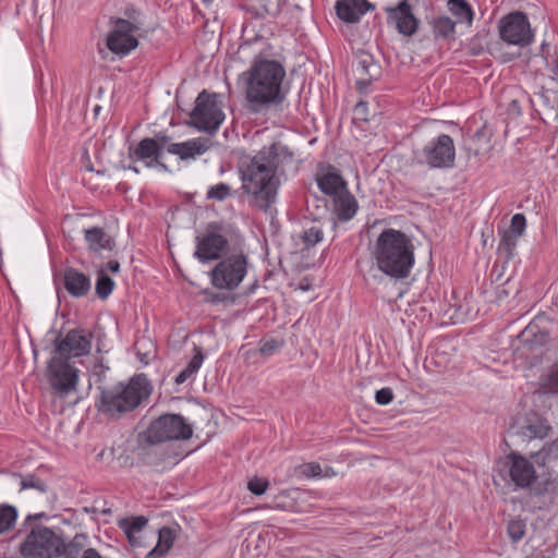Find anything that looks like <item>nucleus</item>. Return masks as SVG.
I'll use <instances>...</instances> for the list:
<instances>
[{"label": "nucleus", "instance_id": "1", "mask_svg": "<svg viewBox=\"0 0 558 558\" xmlns=\"http://www.w3.org/2000/svg\"><path fill=\"white\" fill-rule=\"evenodd\" d=\"M291 158L284 146L272 144L260 149L247 162H242V189L252 197L255 207L267 211L275 204L280 186V168Z\"/></svg>", "mask_w": 558, "mask_h": 558}, {"label": "nucleus", "instance_id": "2", "mask_svg": "<svg viewBox=\"0 0 558 558\" xmlns=\"http://www.w3.org/2000/svg\"><path fill=\"white\" fill-rule=\"evenodd\" d=\"M286 70L275 60H254L251 68L241 77L245 84V97L248 109L260 112L270 105L283 100L281 92Z\"/></svg>", "mask_w": 558, "mask_h": 558}, {"label": "nucleus", "instance_id": "3", "mask_svg": "<svg viewBox=\"0 0 558 558\" xmlns=\"http://www.w3.org/2000/svg\"><path fill=\"white\" fill-rule=\"evenodd\" d=\"M372 254L377 268L395 279L407 278L414 265V245L399 230L385 229L376 239Z\"/></svg>", "mask_w": 558, "mask_h": 558}, {"label": "nucleus", "instance_id": "4", "mask_svg": "<svg viewBox=\"0 0 558 558\" xmlns=\"http://www.w3.org/2000/svg\"><path fill=\"white\" fill-rule=\"evenodd\" d=\"M186 421H150L148 427L136 435L135 454L146 464H158L163 454L158 453V446L162 442L179 439H189L192 427Z\"/></svg>", "mask_w": 558, "mask_h": 558}, {"label": "nucleus", "instance_id": "5", "mask_svg": "<svg viewBox=\"0 0 558 558\" xmlns=\"http://www.w3.org/2000/svg\"><path fill=\"white\" fill-rule=\"evenodd\" d=\"M100 389L101 410L105 414L128 413L146 400L153 390L145 374L134 375L126 384L120 383L113 389Z\"/></svg>", "mask_w": 558, "mask_h": 558}, {"label": "nucleus", "instance_id": "6", "mask_svg": "<svg viewBox=\"0 0 558 558\" xmlns=\"http://www.w3.org/2000/svg\"><path fill=\"white\" fill-rule=\"evenodd\" d=\"M62 537L47 526H35L20 545L25 558H60Z\"/></svg>", "mask_w": 558, "mask_h": 558}, {"label": "nucleus", "instance_id": "7", "mask_svg": "<svg viewBox=\"0 0 558 558\" xmlns=\"http://www.w3.org/2000/svg\"><path fill=\"white\" fill-rule=\"evenodd\" d=\"M190 118L191 124L197 130L210 134L215 133L225 120V113L217 100V95L203 90L196 98Z\"/></svg>", "mask_w": 558, "mask_h": 558}, {"label": "nucleus", "instance_id": "8", "mask_svg": "<svg viewBox=\"0 0 558 558\" xmlns=\"http://www.w3.org/2000/svg\"><path fill=\"white\" fill-rule=\"evenodd\" d=\"M415 159L429 168H451L456 160V146L448 134H440L415 151Z\"/></svg>", "mask_w": 558, "mask_h": 558}, {"label": "nucleus", "instance_id": "9", "mask_svg": "<svg viewBox=\"0 0 558 558\" xmlns=\"http://www.w3.org/2000/svg\"><path fill=\"white\" fill-rule=\"evenodd\" d=\"M247 272V258L243 254L221 259L210 271L211 284L221 290H234Z\"/></svg>", "mask_w": 558, "mask_h": 558}, {"label": "nucleus", "instance_id": "10", "mask_svg": "<svg viewBox=\"0 0 558 558\" xmlns=\"http://www.w3.org/2000/svg\"><path fill=\"white\" fill-rule=\"evenodd\" d=\"M537 477L535 466L527 458L514 451L506 456L502 478L513 484L514 490L529 489L531 495Z\"/></svg>", "mask_w": 558, "mask_h": 558}, {"label": "nucleus", "instance_id": "11", "mask_svg": "<svg viewBox=\"0 0 558 558\" xmlns=\"http://www.w3.org/2000/svg\"><path fill=\"white\" fill-rule=\"evenodd\" d=\"M500 38L517 46H527L534 38L526 14L520 11L511 12L501 17L498 24Z\"/></svg>", "mask_w": 558, "mask_h": 558}, {"label": "nucleus", "instance_id": "12", "mask_svg": "<svg viewBox=\"0 0 558 558\" xmlns=\"http://www.w3.org/2000/svg\"><path fill=\"white\" fill-rule=\"evenodd\" d=\"M110 23L113 28L107 36L108 49L120 56H126L138 46V40L134 33L140 29V26L129 20L111 19Z\"/></svg>", "mask_w": 558, "mask_h": 558}, {"label": "nucleus", "instance_id": "13", "mask_svg": "<svg viewBox=\"0 0 558 558\" xmlns=\"http://www.w3.org/2000/svg\"><path fill=\"white\" fill-rule=\"evenodd\" d=\"M93 338L89 330L71 329L63 338L56 340V352L64 360L87 355L92 350Z\"/></svg>", "mask_w": 558, "mask_h": 558}, {"label": "nucleus", "instance_id": "14", "mask_svg": "<svg viewBox=\"0 0 558 558\" xmlns=\"http://www.w3.org/2000/svg\"><path fill=\"white\" fill-rule=\"evenodd\" d=\"M48 378L57 392L69 393L77 384V371L64 359L54 356L48 364Z\"/></svg>", "mask_w": 558, "mask_h": 558}, {"label": "nucleus", "instance_id": "15", "mask_svg": "<svg viewBox=\"0 0 558 558\" xmlns=\"http://www.w3.org/2000/svg\"><path fill=\"white\" fill-rule=\"evenodd\" d=\"M228 246V240L219 233L207 232L196 236V250L194 256L201 262L218 259Z\"/></svg>", "mask_w": 558, "mask_h": 558}, {"label": "nucleus", "instance_id": "16", "mask_svg": "<svg viewBox=\"0 0 558 558\" xmlns=\"http://www.w3.org/2000/svg\"><path fill=\"white\" fill-rule=\"evenodd\" d=\"M388 22L393 24L400 34L411 36L417 29V20L411 12L407 0L398 1L396 7H385Z\"/></svg>", "mask_w": 558, "mask_h": 558}, {"label": "nucleus", "instance_id": "17", "mask_svg": "<svg viewBox=\"0 0 558 558\" xmlns=\"http://www.w3.org/2000/svg\"><path fill=\"white\" fill-rule=\"evenodd\" d=\"M379 65L374 57L366 51H359L355 56V72L360 75L356 80V87L360 92H364L379 75Z\"/></svg>", "mask_w": 558, "mask_h": 558}, {"label": "nucleus", "instance_id": "18", "mask_svg": "<svg viewBox=\"0 0 558 558\" xmlns=\"http://www.w3.org/2000/svg\"><path fill=\"white\" fill-rule=\"evenodd\" d=\"M335 9L343 22L356 23L373 5L367 0H338Z\"/></svg>", "mask_w": 558, "mask_h": 558}, {"label": "nucleus", "instance_id": "19", "mask_svg": "<svg viewBox=\"0 0 558 558\" xmlns=\"http://www.w3.org/2000/svg\"><path fill=\"white\" fill-rule=\"evenodd\" d=\"M316 181L319 190L332 198L348 190L347 182L335 167H329L317 174Z\"/></svg>", "mask_w": 558, "mask_h": 558}, {"label": "nucleus", "instance_id": "20", "mask_svg": "<svg viewBox=\"0 0 558 558\" xmlns=\"http://www.w3.org/2000/svg\"><path fill=\"white\" fill-rule=\"evenodd\" d=\"M63 280L66 291L75 298L86 295L90 289L89 278L75 268H66L64 270Z\"/></svg>", "mask_w": 558, "mask_h": 558}, {"label": "nucleus", "instance_id": "21", "mask_svg": "<svg viewBox=\"0 0 558 558\" xmlns=\"http://www.w3.org/2000/svg\"><path fill=\"white\" fill-rule=\"evenodd\" d=\"M333 213L337 218L341 221H348L352 219L359 208L355 197L349 192V190L332 198Z\"/></svg>", "mask_w": 558, "mask_h": 558}, {"label": "nucleus", "instance_id": "22", "mask_svg": "<svg viewBox=\"0 0 558 558\" xmlns=\"http://www.w3.org/2000/svg\"><path fill=\"white\" fill-rule=\"evenodd\" d=\"M208 148L209 140L198 137L171 146L170 154L178 155L183 160L193 159L204 154Z\"/></svg>", "mask_w": 558, "mask_h": 558}, {"label": "nucleus", "instance_id": "23", "mask_svg": "<svg viewBox=\"0 0 558 558\" xmlns=\"http://www.w3.org/2000/svg\"><path fill=\"white\" fill-rule=\"evenodd\" d=\"M148 523L147 518L143 515L124 518L120 520L119 527L123 530L125 533L129 543L132 546H141L142 545V532L143 529Z\"/></svg>", "mask_w": 558, "mask_h": 558}, {"label": "nucleus", "instance_id": "24", "mask_svg": "<svg viewBox=\"0 0 558 558\" xmlns=\"http://www.w3.org/2000/svg\"><path fill=\"white\" fill-rule=\"evenodd\" d=\"M549 46L548 45H542V54L541 56H534L531 58L527 62V68L531 71L541 72V64H545L548 71V76L555 81L558 80V56L548 54Z\"/></svg>", "mask_w": 558, "mask_h": 558}, {"label": "nucleus", "instance_id": "25", "mask_svg": "<svg viewBox=\"0 0 558 558\" xmlns=\"http://www.w3.org/2000/svg\"><path fill=\"white\" fill-rule=\"evenodd\" d=\"M547 395H558V362L549 366L538 378L535 397L543 400Z\"/></svg>", "mask_w": 558, "mask_h": 558}, {"label": "nucleus", "instance_id": "26", "mask_svg": "<svg viewBox=\"0 0 558 558\" xmlns=\"http://www.w3.org/2000/svg\"><path fill=\"white\" fill-rule=\"evenodd\" d=\"M177 538L175 530L163 526L158 531V542L156 546L148 551L146 558H162L172 548Z\"/></svg>", "mask_w": 558, "mask_h": 558}, {"label": "nucleus", "instance_id": "27", "mask_svg": "<svg viewBox=\"0 0 558 558\" xmlns=\"http://www.w3.org/2000/svg\"><path fill=\"white\" fill-rule=\"evenodd\" d=\"M542 119L558 125V90H544L541 94Z\"/></svg>", "mask_w": 558, "mask_h": 558}, {"label": "nucleus", "instance_id": "28", "mask_svg": "<svg viewBox=\"0 0 558 558\" xmlns=\"http://www.w3.org/2000/svg\"><path fill=\"white\" fill-rule=\"evenodd\" d=\"M85 240L92 251L98 252L100 250L111 251L114 246L113 239L108 235L104 229L94 227L85 230Z\"/></svg>", "mask_w": 558, "mask_h": 558}, {"label": "nucleus", "instance_id": "29", "mask_svg": "<svg viewBox=\"0 0 558 558\" xmlns=\"http://www.w3.org/2000/svg\"><path fill=\"white\" fill-rule=\"evenodd\" d=\"M87 539L85 534H76L69 543L62 539L60 558H82L84 550L87 549Z\"/></svg>", "mask_w": 558, "mask_h": 558}, {"label": "nucleus", "instance_id": "30", "mask_svg": "<svg viewBox=\"0 0 558 558\" xmlns=\"http://www.w3.org/2000/svg\"><path fill=\"white\" fill-rule=\"evenodd\" d=\"M531 496L548 498V507L554 506L558 498V476L548 477L541 483H537L532 489Z\"/></svg>", "mask_w": 558, "mask_h": 558}, {"label": "nucleus", "instance_id": "31", "mask_svg": "<svg viewBox=\"0 0 558 558\" xmlns=\"http://www.w3.org/2000/svg\"><path fill=\"white\" fill-rule=\"evenodd\" d=\"M448 9L457 17V22L471 25L473 11L465 0H449Z\"/></svg>", "mask_w": 558, "mask_h": 558}, {"label": "nucleus", "instance_id": "32", "mask_svg": "<svg viewBox=\"0 0 558 558\" xmlns=\"http://www.w3.org/2000/svg\"><path fill=\"white\" fill-rule=\"evenodd\" d=\"M134 155L137 159H153L155 162L160 163V154L157 150L156 143L150 137L143 138L136 146Z\"/></svg>", "mask_w": 558, "mask_h": 558}, {"label": "nucleus", "instance_id": "33", "mask_svg": "<svg viewBox=\"0 0 558 558\" xmlns=\"http://www.w3.org/2000/svg\"><path fill=\"white\" fill-rule=\"evenodd\" d=\"M432 27L436 37L448 38L454 34L456 22L442 15L432 21Z\"/></svg>", "mask_w": 558, "mask_h": 558}, {"label": "nucleus", "instance_id": "34", "mask_svg": "<svg viewBox=\"0 0 558 558\" xmlns=\"http://www.w3.org/2000/svg\"><path fill=\"white\" fill-rule=\"evenodd\" d=\"M203 360H204V355H203L202 351L199 349H196L195 355L189 362L186 367L184 369H182L175 377V383L178 385L183 384L189 378H191L193 375H195L197 373V371L201 368Z\"/></svg>", "mask_w": 558, "mask_h": 558}, {"label": "nucleus", "instance_id": "35", "mask_svg": "<svg viewBox=\"0 0 558 558\" xmlns=\"http://www.w3.org/2000/svg\"><path fill=\"white\" fill-rule=\"evenodd\" d=\"M203 360H204V355H203L202 351L199 349H196L195 355L189 362L186 367L184 369H182L175 377V383L178 385L183 384L189 378H191L193 375H195L197 373V371L201 368Z\"/></svg>", "mask_w": 558, "mask_h": 558}, {"label": "nucleus", "instance_id": "36", "mask_svg": "<svg viewBox=\"0 0 558 558\" xmlns=\"http://www.w3.org/2000/svg\"><path fill=\"white\" fill-rule=\"evenodd\" d=\"M520 341L524 343L543 344L548 340L546 332L538 331V327L534 324H530L519 336Z\"/></svg>", "mask_w": 558, "mask_h": 558}, {"label": "nucleus", "instance_id": "37", "mask_svg": "<svg viewBox=\"0 0 558 558\" xmlns=\"http://www.w3.org/2000/svg\"><path fill=\"white\" fill-rule=\"evenodd\" d=\"M17 519V510L11 505H0V534L11 530Z\"/></svg>", "mask_w": 558, "mask_h": 558}, {"label": "nucleus", "instance_id": "38", "mask_svg": "<svg viewBox=\"0 0 558 558\" xmlns=\"http://www.w3.org/2000/svg\"><path fill=\"white\" fill-rule=\"evenodd\" d=\"M546 421H532L529 425L522 427V435L529 439H543L548 435L550 426L545 424Z\"/></svg>", "mask_w": 558, "mask_h": 558}, {"label": "nucleus", "instance_id": "39", "mask_svg": "<svg viewBox=\"0 0 558 558\" xmlns=\"http://www.w3.org/2000/svg\"><path fill=\"white\" fill-rule=\"evenodd\" d=\"M519 239L520 236L509 233L505 230L499 241L498 252L505 255L507 259L512 258L514 256Z\"/></svg>", "mask_w": 558, "mask_h": 558}, {"label": "nucleus", "instance_id": "40", "mask_svg": "<svg viewBox=\"0 0 558 558\" xmlns=\"http://www.w3.org/2000/svg\"><path fill=\"white\" fill-rule=\"evenodd\" d=\"M114 287L113 280L107 275L105 269L98 271L95 291L98 298L106 300L112 292Z\"/></svg>", "mask_w": 558, "mask_h": 558}, {"label": "nucleus", "instance_id": "41", "mask_svg": "<svg viewBox=\"0 0 558 558\" xmlns=\"http://www.w3.org/2000/svg\"><path fill=\"white\" fill-rule=\"evenodd\" d=\"M526 533V523L522 519H512L507 525V534L512 543H519Z\"/></svg>", "mask_w": 558, "mask_h": 558}, {"label": "nucleus", "instance_id": "42", "mask_svg": "<svg viewBox=\"0 0 558 558\" xmlns=\"http://www.w3.org/2000/svg\"><path fill=\"white\" fill-rule=\"evenodd\" d=\"M269 0H243L241 8L251 13L253 17H263L268 12Z\"/></svg>", "mask_w": 558, "mask_h": 558}, {"label": "nucleus", "instance_id": "43", "mask_svg": "<svg viewBox=\"0 0 558 558\" xmlns=\"http://www.w3.org/2000/svg\"><path fill=\"white\" fill-rule=\"evenodd\" d=\"M300 473L306 477H323L335 475V472L331 468H326L325 472H323L320 464L317 462H308L300 465Z\"/></svg>", "mask_w": 558, "mask_h": 558}, {"label": "nucleus", "instance_id": "44", "mask_svg": "<svg viewBox=\"0 0 558 558\" xmlns=\"http://www.w3.org/2000/svg\"><path fill=\"white\" fill-rule=\"evenodd\" d=\"M526 228V219L523 214H515L511 218L510 228L506 230L509 233L521 236Z\"/></svg>", "mask_w": 558, "mask_h": 558}, {"label": "nucleus", "instance_id": "45", "mask_svg": "<svg viewBox=\"0 0 558 558\" xmlns=\"http://www.w3.org/2000/svg\"><path fill=\"white\" fill-rule=\"evenodd\" d=\"M230 196V186L226 183H219L211 186L207 192V198L223 201Z\"/></svg>", "mask_w": 558, "mask_h": 558}, {"label": "nucleus", "instance_id": "46", "mask_svg": "<svg viewBox=\"0 0 558 558\" xmlns=\"http://www.w3.org/2000/svg\"><path fill=\"white\" fill-rule=\"evenodd\" d=\"M323 231L317 227H312L304 232L303 241L307 246H314L323 240Z\"/></svg>", "mask_w": 558, "mask_h": 558}, {"label": "nucleus", "instance_id": "47", "mask_svg": "<svg viewBox=\"0 0 558 558\" xmlns=\"http://www.w3.org/2000/svg\"><path fill=\"white\" fill-rule=\"evenodd\" d=\"M268 485L269 483L267 480L254 477L251 481H248L247 488L252 494L260 496L266 492Z\"/></svg>", "mask_w": 558, "mask_h": 558}, {"label": "nucleus", "instance_id": "48", "mask_svg": "<svg viewBox=\"0 0 558 558\" xmlns=\"http://www.w3.org/2000/svg\"><path fill=\"white\" fill-rule=\"evenodd\" d=\"M153 141L156 143L157 150L160 155L163 150L170 153L171 146L178 145V143H171V138L163 133L156 134Z\"/></svg>", "mask_w": 558, "mask_h": 558}, {"label": "nucleus", "instance_id": "49", "mask_svg": "<svg viewBox=\"0 0 558 558\" xmlns=\"http://www.w3.org/2000/svg\"><path fill=\"white\" fill-rule=\"evenodd\" d=\"M109 367L104 365L101 362H98L94 365L92 369V377L94 378L96 384L102 385L107 380V372Z\"/></svg>", "mask_w": 558, "mask_h": 558}, {"label": "nucleus", "instance_id": "50", "mask_svg": "<svg viewBox=\"0 0 558 558\" xmlns=\"http://www.w3.org/2000/svg\"><path fill=\"white\" fill-rule=\"evenodd\" d=\"M21 488H36L40 492H46V485L40 480L36 478L34 475H29L21 481Z\"/></svg>", "mask_w": 558, "mask_h": 558}, {"label": "nucleus", "instance_id": "51", "mask_svg": "<svg viewBox=\"0 0 558 558\" xmlns=\"http://www.w3.org/2000/svg\"><path fill=\"white\" fill-rule=\"evenodd\" d=\"M375 400L380 405H386L393 400V391L389 387L381 388L376 391Z\"/></svg>", "mask_w": 558, "mask_h": 558}, {"label": "nucleus", "instance_id": "52", "mask_svg": "<svg viewBox=\"0 0 558 558\" xmlns=\"http://www.w3.org/2000/svg\"><path fill=\"white\" fill-rule=\"evenodd\" d=\"M279 348V342L275 339L266 340L260 343L259 352L264 356H270Z\"/></svg>", "mask_w": 558, "mask_h": 558}, {"label": "nucleus", "instance_id": "53", "mask_svg": "<svg viewBox=\"0 0 558 558\" xmlns=\"http://www.w3.org/2000/svg\"><path fill=\"white\" fill-rule=\"evenodd\" d=\"M355 114L364 121H367V105L366 102L360 101L354 108Z\"/></svg>", "mask_w": 558, "mask_h": 558}, {"label": "nucleus", "instance_id": "54", "mask_svg": "<svg viewBox=\"0 0 558 558\" xmlns=\"http://www.w3.org/2000/svg\"><path fill=\"white\" fill-rule=\"evenodd\" d=\"M66 423H72V421H59L58 426L56 428L58 436L61 437L62 440H66V435H65V429L68 427Z\"/></svg>", "mask_w": 558, "mask_h": 558}, {"label": "nucleus", "instance_id": "55", "mask_svg": "<svg viewBox=\"0 0 558 558\" xmlns=\"http://www.w3.org/2000/svg\"><path fill=\"white\" fill-rule=\"evenodd\" d=\"M104 269L116 274L120 270V264L118 260H110L107 263L106 268Z\"/></svg>", "mask_w": 558, "mask_h": 558}, {"label": "nucleus", "instance_id": "56", "mask_svg": "<svg viewBox=\"0 0 558 558\" xmlns=\"http://www.w3.org/2000/svg\"><path fill=\"white\" fill-rule=\"evenodd\" d=\"M158 418H172V420H175V418H184V417L182 415H180V414L165 413V414L159 415Z\"/></svg>", "mask_w": 558, "mask_h": 558}, {"label": "nucleus", "instance_id": "57", "mask_svg": "<svg viewBox=\"0 0 558 558\" xmlns=\"http://www.w3.org/2000/svg\"><path fill=\"white\" fill-rule=\"evenodd\" d=\"M82 424H83V421H80L78 423L75 424V426L73 427L74 435L80 432Z\"/></svg>", "mask_w": 558, "mask_h": 558}, {"label": "nucleus", "instance_id": "58", "mask_svg": "<svg viewBox=\"0 0 558 558\" xmlns=\"http://www.w3.org/2000/svg\"><path fill=\"white\" fill-rule=\"evenodd\" d=\"M100 512L106 515H110L112 513L110 508H104L100 510Z\"/></svg>", "mask_w": 558, "mask_h": 558}, {"label": "nucleus", "instance_id": "59", "mask_svg": "<svg viewBox=\"0 0 558 558\" xmlns=\"http://www.w3.org/2000/svg\"><path fill=\"white\" fill-rule=\"evenodd\" d=\"M41 517H45V513H38L35 515V518H41Z\"/></svg>", "mask_w": 558, "mask_h": 558}]
</instances>
